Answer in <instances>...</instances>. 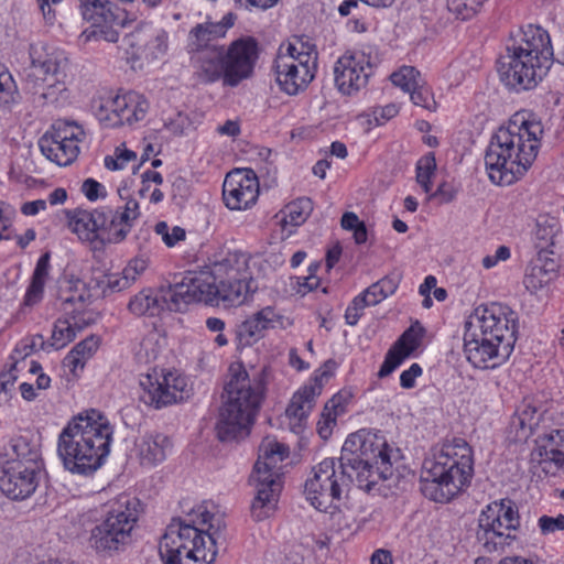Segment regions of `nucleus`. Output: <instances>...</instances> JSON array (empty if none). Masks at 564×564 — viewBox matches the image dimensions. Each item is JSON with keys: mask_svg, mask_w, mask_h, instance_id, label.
I'll return each instance as SVG.
<instances>
[{"mask_svg": "<svg viewBox=\"0 0 564 564\" xmlns=\"http://www.w3.org/2000/svg\"><path fill=\"white\" fill-rule=\"evenodd\" d=\"M166 345V338L156 330L149 332L135 348L134 356L140 364L155 361Z\"/></svg>", "mask_w": 564, "mask_h": 564, "instance_id": "40", "label": "nucleus"}, {"mask_svg": "<svg viewBox=\"0 0 564 564\" xmlns=\"http://www.w3.org/2000/svg\"><path fill=\"white\" fill-rule=\"evenodd\" d=\"M112 436L113 427L104 414L96 410L79 413L58 436V457L72 474L91 475L109 455Z\"/></svg>", "mask_w": 564, "mask_h": 564, "instance_id": "2", "label": "nucleus"}, {"mask_svg": "<svg viewBox=\"0 0 564 564\" xmlns=\"http://www.w3.org/2000/svg\"><path fill=\"white\" fill-rule=\"evenodd\" d=\"M172 447V441L167 435L147 433L137 443V455L142 466L154 467L166 459Z\"/></svg>", "mask_w": 564, "mask_h": 564, "instance_id": "32", "label": "nucleus"}, {"mask_svg": "<svg viewBox=\"0 0 564 564\" xmlns=\"http://www.w3.org/2000/svg\"><path fill=\"white\" fill-rule=\"evenodd\" d=\"M543 126L529 111L514 113L506 126L492 135L485 154V166L490 181L511 185L522 177L536 159Z\"/></svg>", "mask_w": 564, "mask_h": 564, "instance_id": "1", "label": "nucleus"}, {"mask_svg": "<svg viewBox=\"0 0 564 564\" xmlns=\"http://www.w3.org/2000/svg\"><path fill=\"white\" fill-rule=\"evenodd\" d=\"M76 336L77 332L75 327H73L70 319L67 317L58 318L54 323L48 345L56 350L62 349L73 341Z\"/></svg>", "mask_w": 564, "mask_h": 564, "instance_id": "42", "label": "nucleus"}, {"mask_svg": "<svg viewBox=\"0 0 564 564\" xmlns=\"http://www.w3.org/2000/svg\"><path fill=\"white\" fill-rule=\"evenodd\" d=\"M18 88L12 75L0 64V106H8L17 101Z\"/></svg>", "mask_w": 564, "mask_h": 564, "instance_id": "48", "label": "nucleus"}, {"mask_svg": "<svg viewBox=\"0 0 564 564\" xmlns=\"http://www.w3.org/2000/svg\"><path fill=\"white\" fill-rule=\"evenodd\" d=\"M341 228L347 231H352L354 240L357 245H362L367 241L368 231L364 221L352 212H346L340 219Z\"/></svg>", "mask_w": 564, "mask_h": 564, "instance_id": "49", "label": "nucleus"}, {"mask_svg": "<svg viewBox=\"0 0 564 564\" xmlns=\"http://www.w3.org/2000/svg\"><path fill=\"white\" fill-rule=\"evenodd\" d=\"M534 474L558 476L564 474V429H554L536 440L531 453Z\"/></svg>", "mask_w": 564, "mask_h": 564, "instance_id": "20", "label": "nucleus"}, {"mask_svg": "<svg viewBox=\"0 0 564 564\" xmlns=\"http://www.w3.org/2000/svg\"><path fill=\"white\" fill-rule=\"evenodd\" d=\"M539 528L541 530V533L546 535L554 533L556 531H563L564 530V514H558L557 517H549V516H542L539 521Z\"/></svg>", "mask_w": 564, "mask_h": 564, "instance_id": "56", "label": "nucleus"}, {"mask_svg": "<svg viewBox=\"0 0 564 564\" xmlns=\"http://www.w3.org/2000/svg\"><path fill=\"white\" fill-rule=\"evenodd\" d=\"M511 256L510 248L507 246H499L494 254H488L482 258L481 264L485 269L489 270L495 268L499 262L507 261Z\"/></svg>", "mask_w": 564, "mask_h": 564, "instance_id": "59", "label": "nucleus"}, {"mask_svg": "<svg viewBox=\"0 0 564 564\" xmlns=\"http://www.w3.org/2000/svg\"><path fill=\"white\" fill-rule=\"evenodd\" d=\"M148 268V260L137 257L128 262L121 273L104 275L99 285L102 291L120 292L129 289L144 273Z\"/></svg>", "mask_w": 564, "mask_h": 564, "instance_id": "35", "label": "nucleus"}, {"mask_svg": "<svg viewBox=\"0 0 564 564\" xmlns=\"http://www.w3.org/2000/svg\"><path fill=\"white\" fill-rule=\"evenodd\" d=\"M336 413L323 410L317 423V432L322 438L327 440L332 435L333 427L336 425Z\"/></svg>", "mask_w": 564, "mask_h": 564, "instance_id": "58", "label": "nucleus"}, {"mask_svg": "<svg viewBox=\"0 0 564 564\" xmlns=\"http://www.w3.org/2000/svg\"><path fill=\"white\" fill-rule=\"evenodd\" d=\"M140 387L141 401L156 410L182 402L192 393V387L184 376L156 368L141 375Z\"/></svg>", "mask_w": 564, "mask_h": 564, "instance_id": "14", "label": "nucleus"}, {"mask_svg": "<svg viewBox=\"0 0 564 564\" xmlns=\"http://www.w3.org/2000/svg\"><path fill=\"white\" fill-rule=\"evenodd\" d=\"M104 189V186L94 178H87L86 181H84L82 185V192L91 202L104 196V194L101 193Z\"/></svg>", "mask_w": 564, "mask_h": 564, "instance_id": "61", "label": "nucleus"}, {"mask_svg": "<svg viewBox=\"0 0 564 564\" xmlns=\"http://www.w3.org/2000/svg\"><path fill=\"white\" fill-rule=\"evenodd\" d=\"M422 375V368L419 364H412L409 369L402 371L400 384L404 389H412L415 386V379Z\"/></svg>", "mask_w": 564, "mask_h": 564, "instance_id": "60", "label": "nucleus"}, {"mask_svg": "<svg viewBox=\"0 0 564 564\" xmlns=\"http://www.w3.org/2000/svg\"><path fill=\"white\" fill-rule=\"evenodd\" d=\"M313 210V202L307 197H302L286 206V213L283 218L285 224L292 226L302 225Z\"/></svg>", "mask_w": 564, "mask_h": 564, "instance_id": "45", "label": "nucleus"}, {"mask_svg": "<svg viewBox=\"0 0 564 564\" xmlns=\"http://www.w3.org/2000/svg\"><path fill=\"white\" fill-rule=\"evenodd\" d=\"M371 72L369 56L364 52H347L335 64V85L341 94L352 95L367 85Z\"/></svg>", "mask_w": 564, "mask_h": 564, "instance_id": "22", "label": "nucleus"}, {"mask_svg": "<svg viewBox=\"0 0 564 564\" xmlns=\"http://www.w3.org/2000/svg\"><path fill=\"white\" fill-rule=\"evenodd\" d=\"M507 52H517L522 54V57L530 56L550 65L553 55L547 32L532 24L522 29L519 34L512 39L511 43L507 45Z\"/></svg>", "mask_w": 564, "mask_h": 564, "instance_id": "26", "label": "nucleus"}, {"mask_svg": "<svg viewBox=\"0 0 564 564\" xmlns=\"http://www.w3.org/2000/svg\"><path fill=\"white\" fill-rule=\"evenodd\" d=\"M180 282L170 285L166 290H162L160 294L154 293L152 290H142L135 294L128 304V310L135 316H155L163 310L181 312L188 302L172 296Z\"/></svg>", "mask_w": 564, "mask_h": 564, "instance_id": "25", "label": "nucleus"}, {"mask_svg": "<svg viewBox=\"0 0 564 564\" xmlns=\"http://www.w3.org/2000/svg\"><path fill=\"white\" fill-rule=\"evenodd\" d=\"M135 158L137 154L133 151L118 148L115 156L105 158V166L111 171L122 170L129 162L134 161Z\"/></svg>", "mask_w": 564, "mask_h": 564, "instance_id": "55", "label": "nucleus"}, {"mask_svg": "<svg viewBox=\"0 0 564 564\" xmlns=\"http://www.w3.org/2000/svg\"><path fill=\"white\" fill-rule=\"evenodd\" d=\"M553 252L542 249L527 269L523 283L530 292L545 289L557 276L558 263L551 257Z\"/></svg>", "mask_w": 564, "mask_h": 564, "instance_id": "31", "label": "nucleus"}, {"mask_svg": "<svg viewBox=\"0 0 564 564\" xmlns=\"http://www.w3.org/2000/svg\"><path fill=\"white\" fill-rule=\"evenodd\" d=\"M393 85L409 93L417 83L423 79L420 72L412 66H403L390 76Z\"/></svg>", "mask_w": 564, "mask_h": 564, "instance_id": "50", "label": "nucleus"}, {"mask_svg": "<svg viewBox=\"0 0 564 564\" xmlns=\"http://www.w3.org/2000/svg\"><path fill=\"white\" fill-rule=\"evenodd\" d=\"M8 459L6 462H19L23 465H40L41 460L40 442L33 435H19L10 441L7 451Z\"/></svg>", "mask_w": 564, "mask_h": 564, "instance_id": "36", "label": "nucleus"}, {"mask_svg": "<svg viewBox=\"0 0 564 564\" xmlns=\"http://www.w3.org/2000/svg\"><path fill=\"white\" fill-rule=\"evenodd\" d=\"M223 523L204 506L193 509L188 519H174L159 544L164 564H212L217 544L224 540Z\"/></svg>", "mask_w": 564, "mask_h": 564, "instance_id": "3", "label": "nucleus"}, {"mask_svg": "<svg viewBox=\"0 0 564 564\" xmlns=\"http://www.w3.org/2000/svg\"><path fill=\"white\" fill-rule=\"evenodd\" d=\"M147 56L159 58L167 51V33L164 30H158L153 37L145 44Z\"/></svg>", "mask_w": 564, "mask_h": 564, "instance_id": "54", "label": "nucleus"}, {"mask_svg": "<svg viewBox=\"0 0 564 564\" xmlns=\"http://www.w3.org/2000/svg\"><path fill=\"white\" fill-rule=\"evenodd\" d=\"M212 280H229L248 276L249 273V256L242 251H229L219 260H216L210 267V271L206 272Z\"/></svg>", "mask_w": 564, "mask_h": 564, "instance_id": "34", "label": "nucleus"}, {"mask_svg": "<svg viewBox=\"0 0 564 564\" xmlns=\"http://www.w3.org/2000/svg\"><path fill=\"white\" fill-rule=\"evenodd\" d=\"M139 500L119 497L107 509L105 519L90 532V545L97 552L112 553L128 544L139 518Z\"/></svg>", "mask_w": 564, "mask_h": 564, "instance_id": "11", "label": "nucleus"}, {"mask_svg": "<svg viewBox=\"0 0 564 564\" xmlns=\"http://www.w3.org/2000/svg\"><path fill=\"white\" fill-rule=\"evenodd\" d=\"M50 270V253H44L36 262L34 272L32 274L31 283L24 296V305L33 306L37 304L43 296L44 285L48 276Z\"/></svg>", "mask_w": 564, "mask_h": 564, "instance_id": "39", "label": "nucleus"}, {"mask_svg": "<svg viewBox=\"0 0 564 564\" xmlns=\"http://www.w3.org/2000/svg\"><path fill=\"white\" fill-rule=\"evenodd\" d=\"M550 64H544L533 57H522L517 52H507L503 56L499 72L505 84L517 90L534 88L547 73Z\"/></svg>", "mask_w": 564, "mask_h": 564, "instance_id": "18", "label": "nucleus"}, {"mask_svg": "<svg viewBox=\"0 0 564 564\" xmlns=\"http://www.w3.org/2000/svg\"><path fill=\"white\" fill-rule=\"evenodd\" d=\"M350 485L356 486L355 476L346 470V466H338L334 458H326L314 466L311 476L306 479L304 494L310 503L319 511H327L348 492Z\"/></svg>", "mask_w": 564, "mask_h": 564, "instance_id": "13", "label": "nucleus"}, {"mask_svg": "<svg viewBox=\"0 0 564 564\" xmlns=\"http://www.w3.org/2000/svg\"><path fill=\"white\" fill-rule=\"evenodd\" d=\"M149 108L148 99L137 91L99 98L93 104L95 117L106 128L132 127L144 120Z\"/></svg>", "mask_w": 564, "mask_h": 564, "instance_id": "15", "label": "nucleus"}, {"mask_svg": "<svg viewBox=\"0 0 564 564\" xmlns=\"http://www.w3.org/2000/svg\"><path fill=\"white\" fill-rule=\"evenodd\" d=\"M436 169L433 155L422 158L416 165V181L423 187L425 193L431 191V177Z\"/></svg>", "mask_w": 564, "mask_h": 564, "instance_id": "52", "label": "nucleus"}, {"mask_svg": "<svg viewBox=\"0 0 564 564\" xmlns=\"http://www.w3.org/2000/svg\"><path fill=\"white\" fill-rule=\"evenodd\" d=\"M155 232L161 236L167 247H174L186 237L184 228L178 226L170 227L165 221H160L155 225Z\"/></svg>", "mask_w": 564, "mask_h": 564, "instance_id": "53", "label": "nucleus"}, {"mask_svg": "<svg viewBox=\"0 0 564 564\" xmlns=\"http://www.w3.org/2000/svg\"><path fill=\"white\" fill-rule=\"evenodd\" d=\"M398 288V281L391 276H384L378 282L371 284L360 294L368 306H373L382 302L389 295H392Z\"/></svg>", "mask_w": 564, "mask_h": 564, "instance_id": "41", "label": "nucleus"}, {"mask_svg": "<svg viewBox=\"0 0 564 564\" xmlns=\"http://www.w3.org/2000/svg\"><path fill=\"white\" fill-rule=\"evenodd\" d=\"M290 455V448L273 436H265L259 446L250 481L256 488L251 505L254 520L262 521L274 511L282 490V462Z\"/></svg>", "mask_w": 564, "mask_h": 564, "instance_id": "8", "label": "nucleus"}, {"mask_svg": "<svg viewBox=\"0 0 564 564\" xmlns=\"http://www.w3.org/2000/svg\"><path fill=\"white\" fill-rule=\"evenodd\" d=\"M99 346V338L97 336H88L73 347L63 360L65 368L76 376L82 371L93 355L97 351Z\"/></svg>", "mask_w": 564, "mask_h": 564, "instance_id": "38", "label": "nucleus"}, {"mask_svg": "<svg viewBox=\"0 0 564 564\" xmlns=\"http://www.w3.org/2000/svg\"><path fill=\"white\" fill-rule=\"evenodd\" d=\"M259 196V182L252 170L229 172L223 184L225 205L232 210L251 207Z\"/></svg>", "mask_w": 564, "mask_h": 564, "instance_id": "24", "label": "nucleus"}, {"mask_svg": "<svg viewBox=\"0 0 564 564\" xmlns=\"http://www.w3.org/2000/svg\"><path fill=\"white\" fill-rule=\"evenodd\" d=\"M391 453L380 432L361 429L346 438L339 459L354 474L356 487L370 491L379 480L392 475Z\"/></svg>", "mask_w": 564, "mask_h": 564, "instance_id": "7", "label": "nucleus"}, {"mask_svg": "<svg viewBox=\"0 0 564 564\" xmlns=\"http://www.w3.org/2000/svg\"><path fill=\"white\" fill-rule=\"evenodd\" d=\"M285 318L272 306H265L243 321L237 328V337L242 345H251L268 329L284 328Z\"/></svg>", "mask_w": 564, "mask_h": 564, "instance_id": "28", "label": "nucleus"}, {"mask_svg": "<svg viewBox=\"0 0 564 564\" xmlns=\"http://www.w3.org/2000/svg\"><path fill=\"white\" fill-rule=\"evenodd\" d=\"M225 387L226 401L219 411L216 430L220 441L248 435L249 427L260 408L264 383L262 373L250 378L241 364L231 365Z\"/></svg>", "mask_w": 564, "mask_h": 564, "instance_id": "6", "label": "nucleus"}, {"mask_svg": "<svg viewBox=\"0 0 564 564\" xmlns=\"http://www.w3.org/2000/svg\"><path fill=\"white\" fill-rule=\"evenodd\" d=\"M520 527L516 503L509 499L486 506L478 517L476 540L485 553L503 552L516 541L514 532Z\"/></svg>", "mask_w": 564, "mask_h": 564, "instance_id": "12", "label": "nucleus"}, {"mask_svg": "<svg viewBox=\"0 0 564 564\" xmlns=\"http://www.w3.org/2000/svg\"><path fill=\"white\" fill-rule=\"evenodd\" d=\"M424 336V328L419 322L411 325L388 350L381 368L380 378L391 375L414 350H416Z\"/></svg>", "mask_w": 564, "mask_h": 564, "instance_id": "27", "label": "nucleus"}, {"mask_svg": "<svg viewBox=\"0 0 564 564\" xmlns=\"http://www.w3.org/2000/svg\"><path fill=\"white\" fill-rule=\"evenodd\" d=\"M23 351L22 354L21 348L17 347L11 358L13 359V364L10 366V368L6 371H2L0 373V393L4 392L7 393L10 391V389L13 387L14 382L18 379V370L21 362H25L24 357L29 354V350L31 347L26 344L23 345Z\"/></svg>", "mask_w": 564, "mask_h": 564, "instance_id": "46", "label": "nucleus"}, {"mask_svg": "<svg viewBox=\"0 0 564 564\" xmlns=\"http://www.w3.org/2000/svg\"><path fill=\"white\" fill-rule=\"evenodd\" d=\"M319 394L321 384L310 383L304 386L292 397L285 410V415L289 419L290 429L294 433L297 434L302 432L306 419L315 406L316 399Z\"/></svg>", "mask_w": 564, "mask_h": 564, "instance_id": "30", "label": "nucleus"}, {"mask_svg": "<svg viewBox=\"0 0 564 564\" xmlns=\"http://www.w3.org/2000/svg\"><path fill=\"white\" fill-rule=\"evenodd\" d=\"M258 59V44L251 39H239L234 41L225 50V84L231 87L237 86L243 79L252 75Z\"/></svg>", "mask_w": 564, "mask_h": 564, "instance_id": "23", "label": "nucleus"}, {"mask_svg": "<svg viewBox=\"0 0 564 564\" xmlns=\"http://www.w3.org/2000/svg\"><path fill=\"white\" fill-rule=\"evenodd\" d=\"M139 204L134 199L126 203L122 212L111 209V217L109 218L112 231L116 229L127 228V234L130 231L132 221L139 217Z\"/></svg>", "mask_w": 564, "mask_h": 564, "instance_id": "44", "label": "nucleus"}, {"mask_svg": "<svg viewBox=\"0 0 564 564\" xmlns=\"http://www.w3.org/2000/svg\"><path fill=\"white\" fill-rule=\"evenodd\" d=\"M366 306L368 305L366 304L365 299H361L360 295L356 296L350 303V305L346 308V323L350 326H355L358 323L361 313Z\"/></svg>", "mask_w": 564, "mask_h": 564, "instance_id": "57", "label": "nucleus"}, {"mask_svg": "<svg viewBox=\"0 0 564 564\" xmlns=\"http://www.w3.org/2000/svg\"><path fill=\"white\" fill-rule=\"evenodd\" d=\"M347 398L341 393L335 394L326 404L325 410L330 411L332 413H336V415H340L345 412V404Z\"/></svg>", "mask_w": 564, "mask_h": 564, "instance_id": "63", "label": "nucleus"}, {"mask_svg": "<svg viewBox=\"0 0 564 564\" xmlns=\"http://www.w3.org/2000/svg\"><path fill=\"white\" fill-rule=\"evenodd\" d=\"M41 470L40 465L4 462L0 470V489L13 500H24L36 490Z\"/></svg>", "mask_w": 564, "mask_h": 564, "instance_id": "21", "label": "nucleus"}, {"mask_svg": "<svg viewBox=\"0 0 564 564\" xmlns=\"http://www.w3.org/2000/svg\"><path fill=\"white\" fill-rule=\"evenodd\" d=\"M336 368V362L332 359H328L324 362V365L316 371L315 377L312 383H319L321 390L323 389V381L328 380L329 377L333 376V372Z\"/></svg>", "mask_w": 564, "mask_h": 564, "instance_id": "62", "label": "nucleus"}, {"mask_svg": "<svg viewBox=\"0 0 564 564\" xmlns=\"http://www.w3.org/2000/svg\"><path fill=\"white\" fill-rule=\"evenodd\" d=\"M399 112L398 107L394 104H389L384 107L378 108L373 111L375 119L378 123H381L380 121L389 120L393 117H395Z\"/></svg>", "mask_w": 564, "mask_h": 564, "instance_id": "64", "label": "nucleus"}, {"mask_svg": "<svg viewBox=\"0 0 564 564\" xmlns=\"http://www.w3.org/2000/svg\"><path fill=\"white\" fill-rule=\"evenodd\" d=\"M297 58L283 56L280 48L274 63L276 82L280 88L291 96L303 90L314 78L316 56L300 53Z\"/></svg>", "mask_w": 564, "mask_h": 564, "instance_id": "19", "label": "nucleus"}, {"mask_svg": "<svg viewBox=\"0 0 564 564\" xmlns=\"http://www.w3.org/2000/svg\"><path fill=\"white\" fill-rule=\"evenodd\" d=\"M85 139V131L75 121L56 120L39 140L43 155L59 166L73 163L79 153V143Z\"/></svg>", "mask_w": 564, "mask_h": 564, "instance_id": "16", "label": "nucleus"}, {"mask_svg": "<svg viewBox=\"0 0 564 564\" xmlns=\"http://www.w3.org/2000/svg\"><path fill=\"white\" fill-rule=\"evenodd\" d=\"M31 66L25 76L26 88L47 101H56L66 89L69 59L66 53L43 42L30 46Z\"/></svg>", "mask_w": 564, "mask_h": 564, "instance_id": "9", "label": "nucleus"}, {"mask_svg": "<svg viewBox=\"0 0 564 564\" xmlns=\"http://www.w3.org/2000/svg\"><path fill=\"white\" fill-rule=\"evenodd\" d=\"M234 25L232 14H227L220 22H204L196 24L188 33L187 48L188 52L197 54L204 50L213 47H221L215 42L226 35L229 28Z\"/></svg>", "mask_w": 564, "mask_h": 564, "instance_id": "29", "label": "nucleus"}, {"mask_svg": "<svg viewBox=\"0 0 564 564\" xmlns=\"http://www.w3.org/2000/svg\"><path fill=\"white\" fill-rule=\"evenodd\" d=\"M61 301L62 311L66 317L70 319L77 334L96 323L97 315L94 312L85 310L84 295L62 296Z\"/></svg>", "mask_w": 564, "mask_h": 564, "instance_id": "37", "label": "nucleus"}, {"mask_svg": "<svg viewBox=\"0 0 564 564\" xmlns=\"http://www.w3.org/2000/svg\"><path fill=\"white\" fill-rule=\"evenodd\" d=\"M206 272H188L172 294L185 302H221L226 306L243 304L256 289L250 275L239 279L212 280Z\"/></svg>", "mask_w": 564, "mask_h": 564, "instance_id": "10", "label": "nucleus"}, {"mask_svg": "<svg viewBox=\"0 0 564 564\" xmlns=\"http://www.w3.org/2000/svg\"><path fill=\"white\" fill-rule=\"evenodd\" d=\"M517 325L513 313L501 307L476 310L466 323L464 352L479 369L496 368L510 357L516 343Z\"/></svg>", "mask_w": 564, "mask_h": 564, "instance_id": "4", "label": "nucleus"}, {"mask_svg": "<svg viewBox=\"0 0 564 564\" xmlns=\"http://www.w3.org/2000/svg\"><path fill=\"white\" fill-rule=\"evenodd\" d=\"M409 94L412 102L415 106H420L430 111L436 109L434 96L424 79H421L417 83V86L415 85L414 88L409 91Z\"/></svg>", "mask_w": 564, "mask_h": 564, "instance_id": "51", "label": "nucleus"}, {"mask_svg": "<svg viewBox=\"0 0 564 564\" xmlns=\"http://www.w3.org/2000/svg\"><path fill=\"white\" fill-rule=\"evenodd\" d=\"M109 2L107 0H82V14L83 18L87 21H91L94 24H99L100 22H107L108 15L110 13L107 6Z\"/></svg>", "mask_w": 564, "mask_h": 564, "instance_id": "47", "label": "nucleus"}, {"mask_svg": "<svg viewBox=\"0 0 564 564\" xmlns=\"http://www.w3.org/2000/svg\"><path fill=\"white\" fill-rule=\"evenodd\" d=\"M474 474L473 452L463 438L446 441L424 459L421 491L430 500L448 502L469 484Z\"/></svg>", "mask_w": 564, "mask_h": 564, "instance_id": "5", "label": "nucleus"}, {"mask_svg": "<svg viewBox=\"0 0 564 564\" xmlns=\"http://www.w3.org/2000/svg\"><path fill=\"white\" fill-rule=\"evenodd\" d=\"M541 416L542 413L538 406L524 401L519 408L512 424L518 425L524 434L527 431L531 433L539 425Z\"/></svg>", "mask_w": 564, "mask_h": 564, "instance_id": "43", "label": "nucleus"}, {"mask_svg": "<svg viewBox=\"0 0 564 564\" xmlns=\"http://www.w3.org/2000/svg\"><path fill=\"white\" fill-rule=\"evenodd\" d=\"M66 216L70 230L83 241L118 243L127 237V228L112 231L110 220L111 208L100 207L93 210L76 208L67 210Z\"/></svg>", "mask_w": 564, "mask_h": 564, "instance_id": "17", "label": "nucleus"}, {"mask_svg": "<svg viewBox=\"0 0 564 564\" xmlns=\"http://www.w3.org/2000/svg\"><path fill=\"white\" fill-rule=\"evenodd\" d=\"M192 61L198 77L204 83H215L220 78L225 82L226 64L224 47H213L193 54Z\"/></svg>", "mask_w": 564, "mask_h": 564, "instance_id": "33", "label": "nucleus"}]
</instances>
